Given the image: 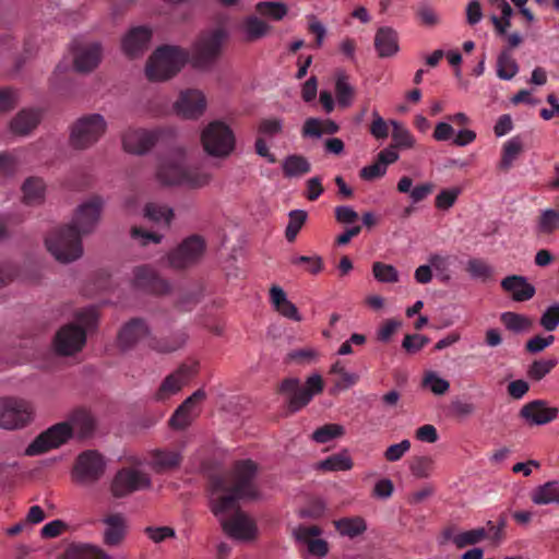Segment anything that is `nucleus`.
<instances>
[{
	"label": "nucleus",
	"mask_w": 559,
	"mask_h": 559,
	"mask_svg": "<svg viewBox=\"0 0 559 559\" xmlns=\"http://www.w3.org/2000/svg\"><path fill=\"white\" fill-rule=\"evenodd\" d=\"M258 466L251 460L237 461L228 473L211 478V510L219 516L223 531L231 538L251 540L257 537L255 522L238 507L240 499H255Z\"/></svg>",
	"instance_id": "1"
},
{
	"label": "nucleus",
	"mask_w": 559,
	"mask_h": 559,
	"mask_svg": "<svg viewBox=\"0 0 559 559\" xmlns=\"http://www.w3.org/2000/svg\"><path fill=\"white\" fill-rule=\"evenodd\" d=\"M103 206V198L93 195L78 207L70 224L49 233L45 243L56 260L69 263L82 255V236L93 231L99 219Z\"/></svg>",
	"instance_id": "2"
},
{
	"label": "nucleus",
	"mask_w": 559,
	"mask_h": 559,
	"mask_svg": "<svg viewBox=\"0 0 559 559\" xmlns=\"http://www.w3.org/2000/svg\"><path fill=\"white\" fill-rule=\"evenodd\" d=\"M95 419L85 409H75L70 421L56 424L38 435L26 448L25 454L35 456L66 443L76 430L80 437L85 438L93 433Z\"/></svg>",
	"instance_id": "3"
},
{
	"label": "nucleus",
	"mask_w": 559,
	"mask_h": 559,
	"mask_svg": "<svg viewBox=\"0 0 559 559\" xmlns=\"http://www.w3.org/2000/svg\"><path fill=\"white\" fill-rule=\"evenodd\" d=\"M156 178L164 186H185L197 189L206 186L211 175L201 167L187 165L185 155L177 153L159 163Z\"/></svg>",
	"instance_id": "4"
},
{
	"label": "nucleus",
	"mask_w": 559,
	"mask_h": 559,
	"mask_svg": "<svg viewBox=\"0 0 559 559\" xmlns=\"http://www.w3.org/2000/svg\"><path fill=\"white\" fill-rule=\"evenodd\" d=\"M97 312L84 309L76 312L74 321L61 326L55 335L53 347L61 356H71L82 350L87 333L97 325Z\"/></svg>",
	"instance_id": "5"
},
{
	"label": "nucleus",
	"mask_w": 559,
	"mask_h": 559,
	"mask_svg": "<svg viewBox=\"0 0 559 559\" xmlns=\"http://www.w3.org/2000/svg\"><path fill=\"white\" fill-rule=\"evenodd\" d=\"M187 60V51L179 47L169 45L158 47L146 62V76L150 81H166L176 75Z\"/></svg>",
	"instance_id": "6"
},
{
	"label": "nucleus",
	"mask_w": 559,
	"mask_h": 559,
	"mask_svg": "<svg viewBox=\"0 0 559 559\" xmlns=\"http://www.w3.org/2000/svg\"><path fill=\"white\" fill-rule=\"evenodd\" d=\"M107 130L100 114H88L79 118L70 129L69 143L75 150H86L99 141Z\"/></svg>",
	"instance_id": "7"
},
{
	"label": "nucleus",
	"mask_w": 559,
	"mask_h": 559,
	"mask_svg": "<svg viewBox=\"0 0 559 559\" xmlns=\"http://www.w3.org/2000/svg\"><path fill=\"white\" fill-rule=\"evenodd\" d=\"M324 383L320 374L310 376L305 385L297 378H286L282 381L280 392L288 396L287 405L292 413L300 411L309 404L316 394L323 391Z\"/></svg>",
	"instance_id": "8"
},
{
	"label": "nucleus",
	"mask_w": 559,
	"mask_h": 559,
	"mask_svg": "<svg viewBox=\"0 0 559 559\" xmlns=\"http://www.w3.org/2000/svg\"><path fill=\"white\" fill-rule=\"evenodd\" d=\"M201 143L210 156L227 157L235 150L236 138L229 126L223 121L215 120L203 129Z\"/></svg>",
	"instance_id": "9"
},
{
	"label": "nucleus",
	"mask_w": 559,
	"mask_h": 559,
	"mask_svg": "<svg viewBox=\"0 0 559 559\" xmlns=\"http://www.w3.org/2000/svg\"><path fill=\"white\" fill-rule=\"evenodd\" d=\"M33 418V407L24 400L4 397L0 400V427L17 429L26 426Z\"/></svg>",
	"instance_id": "10"
},
{
	"label": "nucleus",
	"mask_w": 559,
	"mask_h": 559,
	"mask_svg": "<svg viewBox=\"0 0 559 559\" xmlns=\"http://www.w3.org/2000/svg\"><path fill=\"white\" fill-rule=\"evenodd\" d=\"M206 249L203 237L192 235L186 238L168 254V262L175 269H187L200 262Z\"/></svg>",
	"instance_id": "11"
},
{
	"label": "nucleus",
	"mask_w": 559,
	"mask_h": 559,
	"mask_svg": "<svg viewBox=\"0 0 559 559\" xmlns=\"http://www.w3.org/2000/svg\"><path fill=\"white\" fill-rule=\"evenodd\" d=\"M105 460L95 450L83 451L75 460L73 478L76 483L90 485L96 483L105 472Z\"/></svg>",
	"instance_id": "12"
},
{
	"label": "nucleus",
	"mask_w": 559,
	"mask_h": 559,
	"mask_svg": "<svg viewBox=\"0 0 559 559\" xmlns=\"http://www.w3.org/2000/svg\"><path fill=\"white\" fill-rule=\"evenodd\" d=\"M150 486L151 478L147 474L133 468H122L111 483V492L116 498H122Z\"/></svg>",
	"instance_id": "13"
},
{
	"label": "nucleus",
	"mask_w": 559,
	"mask_h": 559,
	"mask_svg": "<svg viewBox=\"0 0 559 559\" xmlns=\"http://www.w3.org/2000/svg\"><path fill=\"white\" fill-rule=\"evenodd\" d=\"M322 530L318 525L300 524L293 530V537L299 545L306 547L309 556L322 558L329 554V543L320 538Z\"/></svg>",
	"instance_id": "14"
},
{
	"label": "nucleus",
	"mask_w": 559,
	"mask_h": 559,
	"mask_svg": "<svg viewBox=\"0 0 559 559\" xmlns=\"http://www.w3.org/2000/svg\"><path fill=\"white\" fill-rule=\"evenodd\" d=\"M152 29L147 26H133L121 38L120 47L129 59L142 57L150 48Z\"/></svg>",
	"instance_id": "15"
},
{
	"label": "nucleus",
	"mask_w": 559,
	"mask_h": 559,
	"mask_svg": "<svg viewBox=\"0 0 559 559\" xmlns=\"http://www.w3.org/2000/svg\"><path fill=\"white\" fill-rule=\"evenodd\" d=\"M198 372V362L182 364L176 371L167 376L156 392V400L165 401L178 393Z\"/></svg>",
	"instance_id": "16"
},
{
	"label": "nucleus",
	"mask_w": 559,
	"mask_h": 559,
	"mask_svg": "<svg viewBox=\"0 0 559 559\" xmlns=\"http://www.w3.org/2000/svg\"><path fill=\"white\" fill-rule=\"evenodd\" d=\"M151 336V328L142 318H132L118 331L117 345L126 352L134 348L139 342Z\"/></svg>",
	"instance_id": "17"
},
{
	"label": "nucleus",
	"mask_w": 559,
	"mask_h": 559,
	"mask_svg": "<svg viewBox=\"0 0 559 559\" xmlns=\"http://www.w3.org/2000/svg\"><path fill=\"white\" fill-rule=\"evenodd\" d=\"M159 134V130L129 129L122 134L123 150L131 154H145L155 145Z\"/></svg>",
	"instance_id": "18"
},
{
	"label": "nucleus",
	"mask_w": 559,
	"mask_h": 559,
	"mask_svg": "<svg viewBox=\"0 0 559 559\" xmlns=\"http://www.w3.org/2000/svg\"><path fill=\"white\" fill-rule=\"evenodd\" d=\"M223 39L224 33L221 29H216L201 38L194 50L195 66L203 68L212 64L221 53Z\"/></svg>",
	"instance_id": "19"
},
{
	"label": "nucleus",
	"mask_w": 559,
	"mask_h": 559,
	"mask_svg": "<svg viewBox=\"0 0 559 559\" xmlns=\"http://www.w3.org/2000/svg\"><path fill=\"white\" fill-rule=\"evenodd\" d=\"M487 537V531L484 527H478L465 532H457L455 525L445 526L439 536V544L445 545L452 542L456 548L463 549L467 546L476 545Z\"/></svg>",
	"instance_id": "20"
},
{
	"label": "nucleus",
	"mask_w": 559,
	"mask_h": 559,
	"mask_svg": "<svg viewBox=\"0 0 559 559\" xmlns=\"http://www.w3.org/2000/svg\"><path fill=\"white\" fill-rule=\"evenodd\" d=\"M206 107V100L202 92L187 90L181 92L175 108L178 115L187 119H194L201 116Z\"/></svg>",
	"instance_id": "21"
},
{
	"label": "nucleus",
	"mask_w": 559,
	"mask_h": 559,
	"mask_svg": "<svg viewBox=\"0 0 559 559\" xmlns=\"http://www.w3.org/2000/svg\"><path fill=\"white\" fill-rule=\"evenodd\" d=\"M102 56L99 43L80 45L74 49V69L82 73L91 72L99 64Z\"/></svg>",
	"instance_id": "22"
},
{
	"label": "nucleus",
	"mask_w": 559,
	"mask_h": 559,
	"mask_svg": "<svg viewBox=\"0 0 559 559\" xmlns=\"http://www.w3.org/2000/svg\"><path fill=\"white\" fill-rule=\"evenodd\" d=\"M133 275V284L136 288L153 294H165L169 290V284L160 278L151 266H138L134 269Z\"/></svg>",
	"instance_id": "23"
},
{
	"label": "nucleus",
	"mask_w": 559,
	"mask_h": 559,
	"mask_svg": "<svg viewBox=\"0 0 559 559\" xmlns=\"http://www.w3.org/2000/svg\"><path fill=\"white\" fill-rule=\"evenodd\" d=\"M530 425H546L555 420L558 416L557 407H549L543 400H535L525 404L520 412Z\"/></svg>",
	"instance_id": "24"
},
{
	"label": "nucleus",
	"mask_w": 559,
	"mask_h": 559,
	"mask_svg": "<svg viewBox=\"0 0 559 559\" xmlns=\"http://www.w3.org/2000/svg\"><path fill=\"white\" fill-rule=\"evenodd\" d=\"M105 531L103 542L108 547H118L127 535V521L121 513H111L103 519Z\"/></svg>",
	"instance_id": "25"
},
{
	"label": "nucleus",
	"mask_w": 559,
	"mask_h": 559,
	"mask_svg": "<svg viewBox=\"0 0 559 559\" xmlns=\"http://www.w3.org/2000/svg\"><path fill=\"white\" fill-rule=\"evenodd\" d=\"M150 466L156 473H165L176 469L182 462V454L174 449H155L150 452Z\"/></svg>",
	"instance_id": "26"
},
{
	"label": "nucleus",
	"mask_w": 559,
	"mask_h": 559,
	"mask_svg": "<svg viewBox=\"0 0 559 559\" xmlns=\"http://www.w3.org/2000/svg\"><path fill=\"white\" fill-rule=\"evenodd\" d=\"M501 287L515 301H526L534 297L535 287L522 275H510L501 281Z\"/></svg>",
	"instance_id": "27"
},
{
	"label": "nucleus",
	"mask_w": 559,
	"mask_h": 559,
	"mask_svg": "<svg viewBox=\"0 0 559 559\" xmlns=\"http://www.w3.org/2000/svg\"><path fill=\"white\" fill-rule=\"evenodd\" d=\"M374 49L380 58H390L397 53L399 35L389 26L380 27L374 36Z\"/></svg>",
	"instance_id": "28"
},
{
	"label": "nucleus",
	"mask_w": 559,
	"mask_h": 559,
	"mask_svg": "<svg viewBox=\"0 0 559 559\" xmlns=\"http://www.w3.org/2000/svg\"><path fill=\"white\" fill-rule=\"evenodd\" d=\"M188 340V334L183 330L174 332L169 337L158 338L156 336H150L147 346L162 354L173 353L181 348Z\"/></svg>",
	"instance_id": "29"
},
{
	"label": "nucleus",
	"mask_w": 559,
	"mask_h": 559,
	"mask_svg": "<svg viewBox=\"0 0 559 559\" xmlns=\"http://www.w3.org/2000/svg\"><path fill=\"white\" fill-rule=\"evenodd\" d=\"M39 121V110L23 109L11 120L10 128L14 134L26 135L37 127Z\"/></svg>",
	"instance_id": "30"
},
{
	"label": "nucleus",
	"mask_w": 559,
	"mask_h": 559,
	"mask_svg": "<svg viewBox=\"0 0 559 559\" xmlns=\"http://www.w3.org/2000/svg\"><path fill=\"white\" fill-rule=\"evenodd\" d=\"M335 530L340 535L355 538L367 531V522L361 516H345L333 522Z\"/></svg>",
	"instance_id": "31"
},
{
	"label": "nucleus",
	"mask_w": 559,
	"mask_h": 559,
	"mask_svg": "<svg viewBox=\"0 0 559 559\" xmlns=\"http://www.w3.org/2000/svg\"><path fill=\"white\" fill-rule=\"evenodd\" d=\"M340 127L330 119L321 120L318 118H308L301 130L304 138H320L323 134H335Z\"/></svg>",
	"instance_id": "32"
},
{
	"label": "nucleus",
	"mask_w": 559,
	"mask_h": 559,
	"mask_svg": "<svg viewBox=\"0 0 559 559\" xmlns=\"http://www.w3.org/2000/svg\"><path fill=\"white\" fill-rule=\"evenodd\" d=\"M63 559H111V557L97 546L72 544L67 548Z\"/></svg>",
	"instance_id": "33"
},
{
	"label": "nucleus",
	"mask_w": 559,
	"mask_h": 559,
	"mask_svg": "<svg viewBox=\"0 0 559 559\" xmlns=\"http://www.w3.org/2000/svg\"><path fill=\"white\" fill-rule=\"evenodd\" d=\"M559 229V211L546 209L540 211L535 221V234L549 236Z\"/></svg>",
	"instance_id": "34"
},
{
	"label": "nucleus",
	"mask_w": 559,
	"mask_h": 559,
	"mask_svg": "<svg viewBox=\"0 0 559 559\" xmlns=\"http://www.w3.org/2000/svg\"><path fill=\"white\" fill-rule=\"evenodd\" d=\"M282 169L287 178L300 177L311 171V164L305 156L292 154L283 160Z\"/></svg>",
	"instance_id": "35"
},
{
	"label": "nucleus",
	"mask_w": 559,
	"mask_h": 559,
	"mask_svg": "<svg viewBox=\"0 0 559 559\" xmlns=\"http://www.w3.org/2000/svg\"><path fill=\"white\" fill-rule=\"evenodd\" d=\"M23 200L27 205H37L44 201L45 183L40 178L31 177L23 183Z\"/></svg>",
	"instance_id": "36"
},
{
	"label": "nucleus",
	"mask_w": 559,
	"mask_h": 559,
	"mask_svg": "<svg viewBox=\"0 0 559 559\" xmlns=\"http://www.w3.org/2000/svg\"><path fill=\"white\" fill-rule=\"evenodd\" d=\"M356 91L348 82V75L340 72L335 81V97L340 107H349L355 98Z\"/></svg>",
	"instance_id": "37"
},
{
	"label": "nucleus",
	"mask_w": 559,
	"mask_h": 559,
	"mask_svg": "<svg viewBox=\"0 0 559 559\" xmlns=\"http://www.w3.org/2000/svg\"><path fill=\"white\" fill-rule=\"evenodd\" d=\"M353 460L346 451L334 453L319 462L318 468L328 472L349 471L353 468Z\"/></svg>",
	"instance_id": "38"
},
{
	"label": "nucleus",
	"mask_w": 559,
	"mask_h": 559,
	"mask_svg": "<svg viewBox=\"0 0 559 559\" xmlns=\"http://www.w3.org/2000/svg\"><path fill=\"white\" fill-rule=\"evenodd\" d=\"M532 500L536 504L559 503V483L552 480L539 486L534 491Z\"/></svg>",
	"instance_id": "39"
},
{
	"label": "nucleus",
	"mask_w": 559,
	"mask_h": 559,
	"mask_svg": "<svg viewBox=\"0 0 559 559\" xmlns=\"http://www.w3.org/2000/svg\"><path fill=\"white\" fill-rule=\"evenodd\" d=\"M519 71V66L510 49H503L497 60V75L502 80L513 79Z\"/></svg>",
	"instance_id": "40"
},
{
	"label": "nucleus",
	"mask_w": 559,
	"mask_h": 559,
	"mask_svg": "<svg viewBox=\"0 0 559 559\" xmlns=\"http://www.w3.org/2000/svg\"><path fill=\"white\" fill-rule=\"evenodd\" d=\"M522 150L523 145L518 136L507 141L502 147L501 160L499 163L500 169L508 171L513 166V162L518 158Z\"/></svg>",
	"instance_id": "41"
},
{
	"label": "nucleus",
	"mask_w": 559,
	"mask_h": 559,
	"mask_svg": "<svg viewBox=\"0 0 559 559\" xmlns=\"http://www.w3.org/2000/svg\"><path fill=\"white\" fill-rule=\"evenodd\" d=\"M308 214L304 210H293L288 214V224L285 229V237L288 242H294L298 233L305 225Z\"/></svg>",
	"instance_id": "42"
},
{
	"label": "nucleus",
	"mask_w": 559,
	"mask_h": 559,
	"mask_svg": "<svg viewBox=\"0 0 559 559\" xmlns=\"http://www.w3.org/2000/svg\"><path fill=\"white\" fill-rule=\"evenodd\" d=\"M500 319L504 326L514 333L527 331L533 324L528 317L510 311L502 313Z\"/></svg>",
	"instance_id": "43"
},
{
	"label": "nucleus",
	"mask_w": 559,
	"mask_h": 559,
	"mask_svg": "<svg viewBox=\"0 0 559 559\" xmlns=\"http://www.w3.org/2000/svg\"><path fill=\"white\" fill-rule=\"evenodd\" d=\"M345 433V429L342 425L338 424H325L319 428H317L312 435L311 439L317 443H326L331 440L342 437Z\"/></svg>",
	"instance_id": "44"
},
{
	"label": "nucleus",
	"mask_w": 559,
	"mask_h": 559,
	"mask_svg": "<svg viewBox=\"0 0 559 559\" xmlns=\"http://www.w3.org/2000/svg\"><path fill=\"white\" fill-rule=\"evenodd\" d=\"M145 216L153 222H164L169 225L174 217V211L165 204L148 203L145 206Z\"/></svg>",
	"instance_id": "45"
},
{
	"label": "nucleus",
	"mask_w": 559,
	"mask_h": 559,
	"mask_svg": "<svg viewBox=\"0 0 559 559\" xmlns=\"http://www.w3.org/2000/svg\"><path fill=\"white\" fill-rule=\"evenodd\" d=\"M255 10L264 16L275 21H281L287 14V5L283 2L261 1L255 5Z\"/></svg>",
	"instance_id": "46"
},
{
	"label": "nucleus",
	"mask_w": 559,
	"mask_h": 559,
	"mask_svg": "<svg viewBox=\"0 0 559 559\" xmlns=\"http://www.w3.org/2000/svg\"><path fill=\"white\" fill-rule=\"evenodd\" d=\"M467 273L473 278H479L483 282L491 278L493 269L483 259H469L466 265Z\"/></svg>",
	"instance_id": "47"
},
{
	"label": "nucleus",
	"mask_w": 559,
	"mask_h": 559,
	"mask_svg": "<svg viewBox=\"0 0 559 559\" xmlns=\"http://www.w3.org/2000/svg\"><path fill=\"white\" fill-rule=\"evenodd\" d=\"M558 364L555 358L535 360L531 364L527 370V377L533 381H540L548 374Z\"/></svg>",
	"instance_id": "48"
},
{
	"label": "nucleus",
	"mask_w": 559,
	"mask_h": 559,
	"mask_svg": "<svg viewBox=\"0 0 559 559\" xmlns=\"http://www.w3.org/2000/svg\"><path fill=\"white\" fill-rule=\"evenodd\" d=\"M390 124L392 126V140L394 142V146L408 148L414 145V138L411 132L400 122L395 120H390Z\"/></svg>",
	"instance_id": "49"
},
{
	"label": "nucleus",
	"mask_w": 559,
	"mask_h": 559,
	"mask_svg": "<svg viewBox=\"0 0 559 559\" xmlns=\"http://www.w3.org/2000/svg\"><path fill=\"white\" fill-rule=\"evenodd\" d=\"M242 28L247 35L248 40H255L265 35L269 26L263 21L252 15L248 16L243 21Z\"/></svg>",
	"instance_id": "50"
},
{
	"label": "nucleus",
	"mask_w": 559,
	"mask_h": 559,
	"mask_svg": "<svg viewBox=\"0 0 559 559\" xmlns=\"http://www.w3.org/2000/svg\"><path fill=\"white\" fill-rule=\"evenodd\" d=\"M372 273L376 280L382 283H396L399 281V273L391 264L374 262Z\"/></svg>",
	"instance_id": "51"
},
{
	"label": "nucleus",
	"mask_w": 559,
	"mask_h": 559,
	"mask_svg": "<svg viewBox=\"0 0 559 559\" xmlns=\"http://www.w3.org/2000/svg\"><path fill=\"white\" fill-rule=\"evenodd\" d=\"M284 128V121L281 118H264L261 119L258 124L259 136L272 138L282 133Z\"/></svg>",
	"instance_id": "52"
},
{
	"label": "nucleus",
	"mask_w": 559,
	"mask_h": 559,
	"mask_svg": "<svg viewBox=\"0 0 559 559\" xmlns=\"http://www.w3.org/2000/svg\"><path fill=\"white\" fill-rule=\"evenodd\" d=\"M423 385L430 389L436 395H442L450 389V383L443 378H440L435 372L429 371L423 379Z\"/></svg>",
	"instance_id": "53"
},
{
	"label": "nucleus",
	"mask_w": 559,
	"mask_h": 559,
	"mask_svg": "<svg viewBox=\"0 0 559 559\" xmlns=\"http://www.w3.org/2000/svg\"><path fill=\"white\" fill-rule=\"evenodd\" d=\"M433 467V461L429 456H417L411 462V472L417 478L429 477Z\"/></svg>",
	"instance_id": "54"
},
{
	"label": "nucleus",
	"mask_w": 559,
	"mask_h": 559,
	"mask_svg": "<svg viewBox=\"0 0 559 559\" xmlns=\"http://www.w3.org/2000/svg\"><path fill=\"white\" fill-rule=\"evenodd\" d=\"M539 324L548 332H552L559 326V304H554L545 309Z\"/></svg>",
	"instance_id": "55"
},
{
	"label": "nucleus",
	"mask_w": 559,
	"mask_h": 559,
	"mask_svg": "<svg viewBox=\"0 0 559 559\" xmlns=\"http://www.w3.org/2000/svg\"><path fill=\"white\" fill-rule=\"evenodd\" d=\"M390 121H385L377 110L372 111V122L369 127L370 134L377 140H385L389 136Z\"/></svg>",
	"instance_id": "56"
},
{
	"label": "nucleus",
	"mask_w": 559,
	"mask_h": 559,
	"mask_svg": "<svg viewBox=\"0 0 559 559\" xmlns=\"http://www.w3.org/2000/svg\"><path fill=\"white\" fill-rule=\"evenodd\" d=\"M428 343H429V338L425 335L407 334V335H405V337L402 342V347L408 354H415V353L419 352Z\"/></svg>",
	"instance_id": "57"
},
{
	"label": "nucleus",
	"mask_w": 559,
	"mask_h": 559,
	"mask_svg": "<svg viewBox=\"0 0 559 559\" xmlns=\"http://www.w3.org/2000/svg\"><path fill=\"white\" fill-rule=\"evenodd\" d=\"M457 189H444L442 190L435 200L436 207L439 210H449L455 203L459 197Z\"/></svg>",
	"instance_id": "58"
},
{
	"label": "nucleus",
	"mask_w": 559,
	"mask_h": 559,
	"mask_svg": "<svg viewBox=\"0 0 559 559\" xmlns=\"http://www.w3.org/2000/svg\"><path fill=\"white\" fill-rule=\"evenodd\" d=\"M308 31L316 36L314 47L319 48L322 46L326 29L324 25L317 19L316 15H308Z\"/></svg>",
	"instance_id": "59"
},
{
	"label": "nucleus",
	"mask_w": 559,
	"mask_h": 559,
	"mask_svg": "<svg viewBox=\"0 0 559 559\" xmlns=\"http://www.w3.org/2000/svg\"><path fill=\"white\" fill-rule=\"evenodd\" d=\"M411 449V441L405 439L400 443L390 445L385 452L384 457L389 462H396L403 457V455Z\"/></svg>",
	"instance_id": "60"
},
{
	"label": "nucleus",
	"mask_w": 559,
	"mask_h": 559,
	"mask_svg": "<svg viewBox=\"0 0 559 559\" xmlns=\"http://www.w3.org/2000/svg\"><path fill=\"white\" fill-rule=\"evenodd\" d=\"M191 420L192 417L189 411L179 405L169 419V426L174 429H185L191 424Z\"/></svg>",
	"instance_id": "61"
},
{
	"label": "nucleus",
	"mask_w": 559,
	"mask_h": 559,
	"mask_svg": "<svg viewBox=\"0 0 559 559\" xmlns=\"http://www.w3.org/2000/svg\"><path fill=\"white\" fill-rule=\"evenodd\" d=\"M293 264H306L308 272L318 274L323 269V261L320 257L298 255L292 260Z\"/></svg>",
	"instance_id": "62"
},
{
	"label": "nucleus",
	"mask_w": 559,
	"mask_h": 559,
	"mask_svg": "<svg viewBox=\"0 0 559 559\" xmlns=\"http://www.w3.org/2000/svg\"><path fill=\"white\" fill-rule=\"evenodd\" d=\"M386 169L383 165H381L377 159L373 164L365 166L360 169L359 176L361 179L367 181H372L374 179L381 178L385 175Z\"/></svg>",
	"instance_id": "63"
},
{
	"label": "nucleus",
	"mask_w": 559,
	"mask_h": 559,
	"mask_svg": "<svg viewBox=\"0 0 559 559\" xmlns=\"http://www.w3.org/2000/svg\"><path fill=\"white\" fill-rule=\"evenodd\" d=\"M17 104L16 91L5 87L0 90V112L13 109Z\"/></svg>",
	"instance_id": "64"
}]
</instances>
